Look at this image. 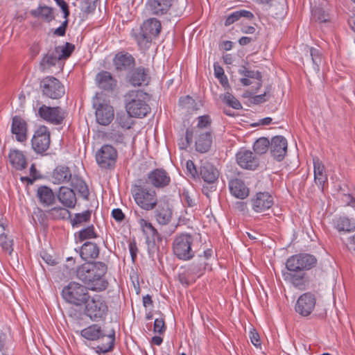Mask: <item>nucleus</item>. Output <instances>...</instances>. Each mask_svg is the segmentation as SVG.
<instances>
[{
    "instance_id": "1",
    "label": "nucleus",
    "mask_w": 355,
    "mask_h": 355,
    "mask_svg": "<svg viewBox=\"0 0 355 355\" xmlns=\"http://www.w3.org/2000/svg\"><path fill=\"white\" fill-rule=\"evenodd\" d=\"M107 271V266L105 263L88 261L77 268L76 277L89 290L102 291L108 286V282L105 278Z\"/></svg>"
},
{
    "instance_id": "2",
    "label": "nucleus",
    "mask_w": 355,
    "mask_h": 355,
    "mask_svg": "<svg viewBox=\"0 0 355 355\" xmlns=\"http://www.w3.org/2000/svg\"><path fill=\"white\" fill-rule=\"evenodd\" d=\"M286 271L282 272L284 280L295 288L305 290L309 283L308 276L304 269L298 254L291 256L286 262Z\"/></svg>"
},
{
    "instance_id": "3",
    "label": "nucleus",
    "mask_w": 355,
    "mask_h": 355,
    "mask_svg": "<svg viewBox=\"0 0 355 355\" xmlns=\"http://www.w3.org/2000/svg\"><path fill=\"white\" fill-rule=\"evenodd\" d=\"M148 94L143 90H131L125 95V108L130 117L143 118L150 112L147 103Z\"/></svg>"
},
{
    "instance_id": "4",
    "label": "nucleus",
    "mask_w": 355,
    "mask_h": 355,
    "mask_svg": "<svg viewBox=\"0 0 355 355\" xmlns=\"http://www.w3.org/2000/svg\"><path fill=\"white\" fill-rule=\"evenodd\" d=\"M80 335L88 340H106L105 343L96 347V352L98 354H106L112 352L114 347L115 331L112 330L108 334H105L101 327L98 324H93L83 329L80 331Z\"/></svg>"
},
{
    "instance_id": "5",
    "label": "nucleus",
    "mask_w": 355,
    "mask_h": 355,
    "mask_svg": "<svg viewBox=\"0 0 355 355\" xmlns=\"http://www.w3.org/2000/svg\"><path fill=\"white\" fill-rule=\"evenodd\" d=\"M132 193L135 203L145 211H153L159 200L156 191L147 187L142 179L137 180L132 187Z\"/></svg>"
},
{
    "instance_id": "6",
    "label": "nucleus",
    "mask_w": 355,
    "mask_h": 355,
    "mask_svg": "<svg viewBox=\"0 0 355 355\" xmlns=\"http://www.w3.org/2000/svg\"><path fill=\"white\" fill-rule=\"evenodd\" d=\"M162 29L159 20L150 18L145 21L139 29H132L131 35L140 47H146L151 43L153 37H157Z\"/></svg>"
},
{
    "instance_id": "7",
    "label": "nucleus",
    "mask_w": 355,
    "mask_h": 355,
    "mask_svg": "<svg viewBox=\"0 0 355 355\" xmlns=\"http://www.w3.org/2000/svg\"><path fill=\"white\" fill-rule=\"evenodd\" d=\"M89 288L76 282H71L62 291L63 299L68 303L81 306L90 299Z\"/></svg>"
},
{
    "instance_id": "8",
    "label": "nucleus",
    "mask_w": 355,
    "mask_h": 355,
    "mask_svg": "<svg viewBox=\"0 0 355 355\" xmlns=\"http://www.w3.org/2000/svg\"><path fill=\"white\" fill-rule=\"evenodd\" d=\"M108 311L109 308L105 297L100 295H94L85 304V314L94 322L104 320Z\"/></svg>"
},
{
    "instance_id": "9",
    "label": "nucleus",
    "mask_w": 355,
    "mask_h": 355,
    "mask_svg": "<svg viewBox=\"0 0 355 355\" xmlns=\"http://www.w3.org/2000/svg\"><path fill=\"white\" fill-rule=\"evenodd\" d=\"M94 108L96 110V122L101 125H109L114 117L113 107L103 98L102 93H96L92 99Z\"/></svg>"
},
{
    "instance_id": "10",
    "label": "nucleus",
    "mask_w": 355,
    "mask_h": 355,
    "mask_svg": "<svg viewBox=\"0 0 355 355\" xmlns=\"http://www.w3.org/2000/svg\"><path fill=\"white\" fill-rule=\"evenodd\" d=\"M193 238L190 234H180L176 236L173 242V252L180 260L189 261L194 257L191 246Z\"/></svg>"
},
{
    "instance_id": "11",
    "label": "nucleus",
    "mask_w": 355,
    "mask_h": 355,
    "mask_svg": "<svg viewBox=\"0 0 355 355\" xmlns=\"http://www.w3.org/2000/svg\"><path fill=\"white\" fill-rule=\"evenodd\" d=\"M118 158V153L115 148L109 144H104L96 153V160L103 169L112 170L114 168Z\"/></svg>"
},
{
    "instance_id": "12",
    "label": "nucleus",
    "mask_w": 355,
    "mask_h": 355,
    "mask_svg": "<svg viewBox=\"0 0 355 355\" xmlns=\"http://www.w3.org/2000/svg\"><path fill=\"white\" fill-rule=\"evenodd\" d=\"M40 87L43 96L52 99L60 98L65 92L63 85L53 76L44 78L40 81Z\"/></svg>"
},
{
    "instance_id": "13",
    "label": "nucleus",
    "mask_w": 355,
    "mask_h": 355,
    "mask_svg": "<svg viewBox=\"0 0 355 355\" xmlns=\"http://www.w3.org/2000/svg\"><path fill=\"white\" fill-rule=\"evenodd\" d=\"M155 220L161 225L169 224L173 218V208L166 198H160L153 208Z\"/></svg>"
},
{
    "instance_id": "14",
    "label": "nucleus",
    "mask_w": 355,
    "mask_h": 355,
    "mask_svg": "<svg viewBox=\"0 0 355 355\" xmlns=\"http://www.w3.org/2000/svg\"><path fill=\"white\" fill-rule=\"evenodd\" d=\"M112 64L116 72L128 73L136 64L135 58L130 53L121 51L116 53L113 59Z\"/></svg>"
},
{
    "instance_id": "15",
    "label": "nucleus",
    "mask_w": 355,
    "mask_h": 355,
    "mask_svg": "<svg viewBox=\"0 0 355 355\" xmlns=\"http://www.w3.org/2000/svg\"><path fill=\"white\" fill-rule=\"evenodd\" d=\"M32 147L37 153L42 154L46 152L50 146V132L45 125H40L35 130L32 138Z\"/></svg>"
},
{
    "instance_id": "16",
    "label": "nucleus",
    "mask_w": 355,
    "mask_h": 355,
    "mask_svg": "<svg viewBox=\"0 0 355 355\" xmlns=\"http://www.w3.org/2000/svg\"><path fill=\"white\" fill-rule=\"evenodd\" d=\"M316 304V297L311 292L301 295L295 304V310L301 316L307 317L313 311Z\"/></svg>"
},
{
    "instance_id": "17",
    "label": "nucleus",
    "mask_w": 355,
    "mask_h": 355,
    "mask_svg": "<svg viewBox=\"0 0 355 355\" xmlns=\"http://www.w3.org/2000/svg\"><path fill=\"white\" fill-rule=\"evenodd\" d=\"M38 114L42 119L53 125H60L65 118L66 113L60 107L42 105L38 110Z\"/></svg>"
},
{
    "instance_id": "18",
    "label": "nucleus",
    "mask_w": 355,
    "mask_h": 355,
    "mask_svg": "<svg viewBox=\"0 0 355 355\" xmlns=\"http://www.w3.org/2000/svg\"><path fill=\"white\" fill-rule=\"evenodd\" d=\"M171 181L168 172L162 168H157L148 173L145 182L159 189L168 186Z\"/></svg>"
},
{
    "instance_id": "19",
    "label": "nucleus",
    "mask_w": 355,
    "mask_h": 355,
    "mask_svg": "<svg viewBox=\"0 0 355 355\" xmlns=\"http://www.w3.org/2000/svg\"><path fill=\"white\" fill-rule=\"evenodd\" d=\"M126 80L134 87L147 85L150 80L149 70L142 66L135 67L127 73Z\"/></svg>"
},
{
    "instance_id": "20",
    "label": "nucleus",
    "mask_w": 355,
    "mask_h": 355,
    "mask_svg": "<svg viewBox=\"0 0 355 355\" xmlns=\"http://www.w3.org/2000/svg\"><path fill=\"white\" fill-rule=\"evenodd\" d=\"M236 162L240 167L254 171L259 166V159L251 150L241 148L236 154Z\"/></svg>"
},
{
    "instance_id": "21",
    "label": "nucleus",
    "mask_w": 355,
    "mask_h": 355,
    "mask_svg": "<svg viewBox=\"0 0 355 355\" xmlns=\"http://www.w3.org/2000/svg\"><path fill=\"white\" fill-rule=\"evenodd\" d=\"M288 142L281 135L275 136L270 141V155L277 162H282L287 154Z\"/></svg>"
},
{
    "instance_id": "22",
    "label": "nucleus",
    "mask_w": 355,
    "mask_h": 355,
    "mask_svg": "<svg viewBox=\"0 0 355 355\" xmlns=\"http://www.w3.org/2000/svg\"><path fill=\"white\" fill-rule=\"evenodd\" d=\"M10 131L12 135H15L17 141L24 142L28 139L27 122L19 115H15L12 117Z\"/></svg>"
},
{
    "instance_id": "23",
    "label": "nucleus",
    "mask_w": 355,
    "mask_h": 355,
    "mask_svg": "<svg viewBox=\"0 0 355 355\" xmlns=\"http://www.w3.org/2000/svg\"><path fill=\"white\" fill-rule=\"evenodd\" d=\"M252 209L263 212L269 209L274 204L273 197L267 191L258 192L252 199Z\"/></svg>"
},
{
    "instance_id": "24",
    "label": "nucleus",
    "mask_w": 355,
    "mask_h": 355,
    "mask_svg": "<svg viewBox=\"0 0 355 355\" xmlns=\"http://www.w3.org/2000/svg\"><path fill=\"white\" fill-rule=\"evenodd\" d=\"M135 215L137 216V222L140 225L141 230L145 236L146 240L156 239L157 241H163L162 235L158 232L157 230L153 226L152 223L143 218L138 211L135 210Z\"/></svg>"
},
{
    "instance_id": "25",
    "label": "nucleus",
    "mask_w": 355,
    "mask_h": 355,
    "mask_svg": "<svg viewBox=\"0 0 355 355\" xmlns=\"http://www.w3.org/2000/svg\"><path fill=\"white\" fill-rule=\"evenodd\" d=\"M173 0H148L146 9L153 15H166L173 5Z\"/></svg>"
},
{
    "instance_id": "26",
    "label": "nucleus",
    "mask_w": 355,
    "mask_h": 355,
    "mask_svg": "<svg viewBox=\"0 0 355 355\" xmlns=\"http://www.w3.org/2000/svg\"><path fill=\"white\" fill-rule=\"evenodd\" d=\"M313 162L314 182L321 189V190L323 191L324 184L328 180L325 166L318 157L313 158Z\"/></svg>"
},
{
    "instance_id": "27",
    "label": "nucleus",
    "mask_w": 355,
    "mask_h": 355,
    "mask_svg": "<svg viewBox=\"0 0 355 355\" xmlns=\"http://www.w3.org/2000/svg\"><path fill=\"white\" fill-rule=\"evenodd\" d=\"M198 175L205 182L212 184L218 180L219 171L209 162H204L200 166Z\"/></svg>"
},
{
    "instance_id": "28",
    "label": "nucleus",
    "mask_w": 355,
    "mask_h": 355,
    "mask_svg": "<svg viewBox=\"0 0 355 355\" xmlns=\"http://www.w3.org/2000/svg\"><path fill=\"white\" fill-rule=\"evenodd\" d=\"M95 80L98 87L105 91H112L116 85V80L110 72L101 71L96 76Z\"/></svg>"
},
{
    "instance_id": "29",
    "label": "nucleus",
    "mask_w": 355,
    "mask_h": 355,
    "mask_svg": "<svg viewBox=\"0 0 355 355\" xmlns=\"http://www.w3.org/2000/svg\"><path fill=\"white\" fill-rule=\"evenodd\" d=\"M229 189L232 195L241 200L246 198L250 193L249 188L239 178L232 179L229 182Z\"/></svg>"
},
{
    "instance_id": "30",
    "label": "nucleus",
    "mask_w": 355,
    "mask_h": 355,
    "mask_svg": "<svg viewBox=\"0 0 355 355\" xmlns=\"http://www.w3.org/2000/svg\"><path fill=\"white\" fill-rule=\"evenodd\" d=\"M212 131L208 130L206 132H198L196 130V134L198 135V138L196 141V149L200 153L207 152L212 144Z\"/></svg>"
},
{
    "instance_id": "31",
    "label": "nucleus",
    "mask_w": 355,
    "mask_h": 355,
    "mask_svg": "<svg viewBox=\"0 0 355 355\" xmlns=\"http://www.w3.org/2000/svg\"><path fill=\"white\" fill-rule=\"evenodd\" d=\"M58 198L60 202L67 208L75 207L77 198L76 193L72 189L66 187H61L59 190Z\"/></svg>"
},
{
    "instance_id": "32",
    "label": "nucleus",
    "mask_w": 355,
    "mask_h": 355,
    "mask_svg": "<svg viewBox=\"0 0 355 355\" xmlns=\"http://www.w3.org/2000/svg\"><path fill=\"white\" fill-rule=\"evenodd\" d=\"M10 164L17 171H22L27 167L28 162L24 153L17 149H11L8 154Z\"/></svg>"
},
{
    "instance_id": "33",
    "label": "nucleus",
    "mask_w": 355,
    "mask_h": 355,
    "mask_svg": "<svg viewBox=\"0 0 355 355\" xmlns=\"http://www.w3.org/2000/svg\"><path fill=\"white\" fill-rule=\"evenodd\" d=\"M57 5L61 8L64 18L65 20L62 23L61 26L53 31V34L57 36H64L66 34V31L68 26L69 20L68 17L70 15L69 8L67 3L64 0H54Z\"/></svg>"
},
{
    "instance_id": "34",
    "label": "nucleus",
    "mask_w": 355,
    "mask_h": 355,
    "mask_svg": "<svg viewBox=\"0 0 355 355\" xmlns=\"http://www.w3.org/2000/svg\"><path fill=\"white\" fill-rule=\"evenodd\" d=\"M39 202L44 206H50L55 203V197L52 189L47 186H40L37 190Z\"/></svg>"
},
{
    "instance_id": "35",
    "label": "nucleus",
    "mask_w": 355,
    "mask_h": 355,
    "mask_svg": "<svg viewBox=\"0 0 355 355\" xmlns=\"http://www.w3.org/2000/svg\"><path fill=\"white\" fill-rule=\"evenodd\" d=\"M100 252L99 247L94 243L87 241L80 248V255L84 260L96 259Z\"/></svg>"
},
{
    "instance_id": "36",
    "label": "nucleus",
    "mask_w": 355,
    "mask_h": 355,
    "mask_svg": "<svg viewBox=\"0 0 355 355\" xmlns=\"http://www.w3.org/2000/svg\"><path fill=\"white\" fill-rule=\"evenodd\" d=\"M241 18H244L250 21L254 20L255 17L251 11L246 10H238L232 12L226 17L224 24L225 26H229L238 21Z\"/></svg>"
},
{
    "instance_id": "37",
    "label": "nucleus",
    "mask_w": 355,
    "mask_h": 355,
    "mask_svg": "<svg viewBox=\"0 0 355 355\" xmlns=\"http://www.w3.org/2000/svg\"><path fill=\"white\" fill-rule=\"evenodd\" d=\"M72 174L70 168L64 165L58 166L53 172L54 183L61 184L68 182L71 178Z\"/></svg>"
},
{
    "instance_id": "38",
    "label": "nucleus",
    "mask_w": 355,
    "mask_h": 355,
    "mask_svg": "<svg viewBox=\"0 0 355 355\" xmlns=\"http://www.w3.org/2000/svg\"><path fill=\"white\" fill-rule=\"evenodd\" d=\"M207 265V263L205 261V258L198 256L193 261L188 265V272L199 277L205 271Z\"/></svg>"
},
{
    "instance_id": "39",
    "label": "nucleus",
    "mask_w": 355,
    "mask_h": 355,
    "mask_svg": "<svg viewBox=\"0 0 355 355\" xmlns=\"http://www.w3.org/2000/svg\"><path fill=\"white\" fill-rule=\"evenodd\" d=\"M70 181L71 186L76 189L85 200H88L89 191L85 182L80 177L76 175L71 176Z\"/></svg>"
},
{
    "instance_id": "40",
    "label": "nucleus",
    "mask_w": 355,
    "mask_h": 355,
    "mask_svg": "<svg viewBox=\"0 0 355 355\" xmlns=\"http://www.w3.org/2000/svg\"><path fill=\"white\" fill-rule=\"evenodd\" d=\"M334 226L338 232H352L355 230V221L346 216H340L334 220Z\"/></svg>"
},
{
    "instance_id": "41",
    "label": "nucleus",
    "mask_w": 355,
    "mask_h": 355,
    "mask_svg": "<svg viewBox=\"0 0 355 355\" xmlns=\"http://www.w3.org/2000/svg\"><path fill=\"white\" fill-rule=\"evenodd\" d=\"M31 15L34 17H41L47 22L55 19L53 9L47 6H39L37 9L31 11Z\"/></svg>"
},
{
    "instance_id": "42",
    "label": "nucleus",
    "mask_w": 355,
    "mask_h": 355,
    "mask_svg": "<svg viewBox=\"0 0 355 355\" xmlns=\"http://www.w3.org/2000/svg\"><path fill=\"white\" fill-rule=\"evenodd\" d=\"M56 53L54 51H49L47 53H46L43 58H42L40 62V67L41 70L44 71L46 69H49L52 67L56 65L57 62L60 60L58 59V55H57Z\"/></svg>"
},
{
    "instance_id": "43",
    "label": "nucleus",
    "mask_w": 355,
    "mask_h": 355,
    "mask_svg": "<svg viewBox=\"0 0 355 355\" xmlns=\"http://www.w3.org/2000/svg\"><path fill=\"white\" fill-rule=\"evenodd\" d=\"M75 45L66 42L62 46H58L55 48V52L58 55V59L60 60H67L69 58L72 53L75 50Z\"/></svg>"
},
{
    "instance_id": "44",
    "label": "nucleus",
    "mask_w": 355,
    "mask_h": 355,
    "mask_svg": "<svg viewBox=\"0 0 355 355\" xmlns=\"http://www.w3.org/2000/svg\"><path fill=\"white\" fill-rule=\"evenodd\" d=\"M298 258L300 259L305 272L314 268L318 263L316 257L308 253H299Z\"/></svg>"
},
{
    "instance_id": "45",
    "label": "nucleus",
    "mask_w": 355,
    "mask_h": 355,
    "mask_svg": "<svg viewBox=\"0 0 355 355\" xmlns=\"http://www.w3.org/2000/svg\"><path fill=\"white\" fill-rule=\"evenodd\" d=\"M298 258L300 259L305 272L314 268L318 263L316 257L308 253H299Z\"/></svg>"
},
{
    "instance_id": "46",
    "label": "nucleus",
    "mask_w": 355,
    "mask_h": 355,
    "mask_svg": "<svg viewBox=\"0 0 355 355\" xmlns=\"http://www.w3.org/2000/svg\"><path fill=\"white\" fill-rule=\"evenodd\" d=\"M270 149V141L266 137H260L253 144V150L256 154H265Z\"/></svg>"
},
{
    "instance_id": "47",
    "label": "nucleus",
    "mask_w": 355,
    "mask_h": 355,
    "mask_svg": "<svg viewBox=\"0 0 355 355\" xmlns=\"http://www.w3.org/2000/svg\"><path fill=\"white\" fill-rule=\"evenodd\" d=\"M98 237L94 225L87 226L78 232V239L80 242Z\"/></svg>"
},
{
    "instance_id": "48",
    "label": "nucleus",
    "mask_w": 355,
    "mask_h": 355,
    "mask_svg": "<svg viewBox=\"0 0 355 355\" xmlns=\"http://www.w3.org/2000/svg\"><path fill=\"white\" fill-rule=\"evenodd\" d=\"M162 242L163 241H157L156 239L146 240L148 254L150 258L154 259L155 257H159L160 245Z\"/></svg>"
},
{
    "instance_id": "49",
    "label": "nucleus",
    "mask_w": 355,
    "mask_h": 355,
    "mask_svg": "<svg viewBox=\"0 0 355 355\" xmlns=\"http://www.w3.org/2000/svg\"><path fill=\"white\" fill-rule=\"evenodd\" d=\"M92 211L86 210L82 213H78L74 214V217L71 219V225L75 227H79L85 223H88L91 219Z\"/></svg>"
},
{
    "instance_id": "50",
    "label": "nucleus",
    "mask_w": 355,
    "mask_h": 355,
    "mask_svg": "<svg viewBox=\"0 0 355 355\" xmlns=\"http://www.w3.org/2000/svg\"><path fill=\"white\" fill-rule=\"evenodd\" d=\"M239 74L243 76V77H246L248 78H255L259 80L257 89H259L262 85V75L261 73L259 71H252L246 68L245 66H243L239 70Z\"/></svg>"
},
{
    "instance_id": "51",
    "label": "nucleus",
    "mask_w": 355,
    "mask_h": 355,
    "mask_svg": "<svg viewBox=\"0 0 355 355\" xmlns=\"http://www.w3.org/2000/svg\"><path fill=\"white\" fill-rule=\"evenodd\" d=\"M13 244L14 241L12 239L9 238L5 233L0 234V245L3 251L11 255L14 250Z\"/></svg>"
},
{
    "instance_id": "52",
    "label": "nucleus",
    "mask_w": 355,
    "mask_h": 355,
    "mask_svg": "<svg viewBox=\"0 0 355 355\" xmlns=\"http://www.w3.org/2000/svg\"><path fill=\"white\" fill-rule=\"evenodd\" d=\"M312 17L315 21L325 23L329 21V16L322 8L315 7L312 9Z\"/></svg>"
},
{
    "instance_id": "53",
    "label": "nucleus",
    "mask_w": 355,
    "mask_h": 355,
    "mask_svg": "<svg viewBox=\"0 0 355 355\" xmlns=\"http://www.w3.org/2000/svg\"><path fill=\"white\" fill-rule=\"evenodd\" d=\"M223 101L230 107L239 110L242 108V105L239 100H237L231 93L226 92L224 94Z\"/></svg>"
},
{
    "instance_id": "54",
    "label": "nucleus",
    "mask_w": 355,
    "mask_h": 355,
    "mask_svg": "<svg viewBox=\"0 0 355 355\" xmlns=\"http://www.w3.org/2000/svg\"><path fill=\"white\" fill-rule=\"evenodd\" d=\"M198 124H197V130L200 132V130L202 129H208L211 127L212 120L209 115L205 114L203 116H200L197 118Z\"/></svg>"
},
{
    "instance_id": "55",
    "label": "nucleus",
    "mask_w": 355,
    "mask_h": 355,
    "mask_svg": "<svg viewBox=\"0 0 355 355\" xmlns=\"http://www.w3.org/2000/svg\"><path fill=\"white\" fill-rule=\"evenodd\" d=\"M48 212L53 219H63L67 214L70 215V212L67 209L62 207H53Z\"/></svg>"
},
{
    "instance_id": "56",
    "label": "nucleus",
    "mask_w": 355,
    "mask_h": 355,
    "mask_svg": "<svg viewBox=\"0 0 355 355\" xmlns=\"http://www.w3.org/2000/svg\"><path fill=\"white\" fill-rule=\"evenodd\" d=\"M166 325L164 318H157L154 322L153 331L155 333L162 334L166 331Z\"/></svg>"
},
{
    "instance_id": "57",
    "label": "nucleus",
    "mask_w": 355,
    "mask_h": 355,
    "mask_svg": "<svg viewBox=\"0 0 355 355\" xmlns=\"http://www.w3.org/2000/svg\"><path fill=\"white\" fill-rule=\"evenodd\" d=\"M107 137L109 140L114 142L115 144L123 143L124 136L123 134L120 132L117 131L110 132Z\"/></svg>"
},
{
    "instance_id": "58",
    "label": "nucleus",
    "mask_w": 355,
    "mask_h": 355,
    "mask_svg": "<svg viewBox=\"0 0 355 355\" xmlns=\"http://www.w3.org/2000/svg\"><path fill=\"white\" fill-rule=\"evenodd\" d=\"M310 54L313 62L318 66L322 62V53L319 49L311 47L310 49Z\"/></svg>"
},
{
    "instance_id": "59",
    "label": "nucleus",
    "mask_w": 355,
    "mask_h": 355,
    "mask_svg": "<svg viewBox=\"0 0 355 355\" xmlns=\"http://www.w3.org/2000/svg\"><path fill=\"white\" fill-rule=\"evenodd\" d=\"M249 337L251 343L257 347H261V342L260 336L255 329H252L249 333Z\"/></svg>"
},
{
    "instance_id": "60",
    "label": "nucleus",
    "mask_w": 355,
    "mask_h": 355,
    "mask_svg": "<svg viewBox=\"0 0 355 355\" xmlns=\"http://www.w3.org/2000/svg\"><path fill=\"white\" fill-rule=\"evenodd\" d=\"M193 276H194V275L189 274L188 272V269L187 268V270L184 272L179 274L178 279L182 284L186 285L187 286H188L191 284L190 278H191V277H193Z\"/></svg>"
},
{
    "instance_id": "61",
    "label": "nucleus",
    "mask_w": 355,
    "mask_h": 355,
    "mask_svg": "<svg viewBox=\"0 0 355 355\" xmlns=\"http://www.w3.org/2000/svg\"><path fill=\"white\" fill-rule=\"evenodd\" d=\"M96 0H84L85 7L83 8L84 12L91 13L96 7Z\"/></svg>"
},
{
    "instance_id": "62",
    "label": "nucleus",
    "mask_w": 355,
    "mask_h": 355,
    "mask_svg": "<svg viewBox=\"0 0 355 355\" xmlns=\"http://www.w3.org/2000/svg\"><path fill=\"white\" fill-rule=\"evenodd\" d=\"M129 250H130L132 261L133 262H135L137 259V252L139 251L135 239H133L132 241H130Z\"/></svg>"
},
{
    "instance_id": "63",
    "label": "nucleus",
    "mask_w": 355,
    "mask_h": 355,
    "mask_svg": "<svg viewBox=\"0 0 355 355\" xmlns=\"http://www.w3.org/2000/svg\"><path fill=\"white\" fill-rule=\"evenodd\" d=\"M186 167L188 172L193 178L198 175L199 171L197 170L194 163L191 160H188L186 163Z\"/></svg>"
},
{
    "instance_id": "64",
    "label": "nucleus",
    "mask_w": 355,
    "mask_h": 355,
    "mask_svg": "<svg viewBox=\"0 0 355 355\" xmlns=\"http://www.w3.org/2000/svg\"><path fill=\"white\" fill-rule=\"evenodd\" d=\"M183 202L188 207H193L196 205L195 200L191 198L188 191H184L182 195Z\"/></svg>"
}]
</instances>
